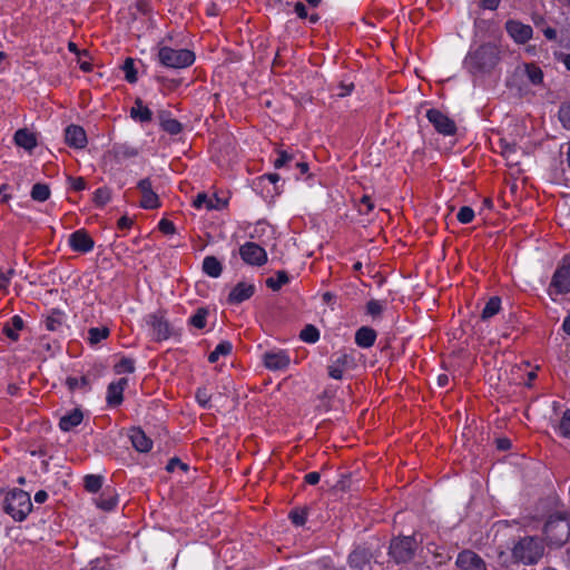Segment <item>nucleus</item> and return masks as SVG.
I'll return each instance as SVG.
<instances>
[{
  "label": "nucleus",
  "instance_id": "16",
  "mask_svg": "<svg viewBox=\"0 0 570 570\" xmlns=\"http://www.w3.org/2000/svg\"><path fill=\"white\" fill-rule=\"evenodd\" d=\"M255 293V286L249 283L239 282L228 294L227 303L237 305L249 299Z\"/></svg>",
  "mask_w": 570,
  "mask_h": 570
},
{
  "label": "nucleus",
  "instance_id": "14",
  "mask_svg": "<svg viewBox=\"0 0 570 570\" xmlns=\"http://www.w3.org/2000/svg\"><path fill=\"white\" fill-rule=\"evenodd\" d=\"M94 239L86 229H78L69 236V246L79 253H88L94 248Z\"/></svg>",
  "mask_w": 570,
  "mask_h": 570
},
{
  "label": "nucleus",
  "instance_id": "30",
  "mask_svg": "<svg viewBox=\"0 0 570 570\" xmlns=\"http://www.w3.org/2000/svg\"><path fill=\"white\" fill-rule=\"evenodd\" d=\"M45 323L48 331L60 330L63 323V313L59 309H52L51 313L47 316Z\"/></svg>",
  "mask_w": 570,
  "mask_h": 570
},
{
  "label": "nucleus",
  "instance_id": "9",
  "mask_svg": "<svg viewBox=\"0 0 570 570\" xmlns=\"http://www.w3.org/2000/svg\"><path fill=\"white\" fill-rule=\"evenodd\" d=\"M242 259L248 265L262 266L267 262L266 250L256 243L247 242L239 248Z\"/></svg>",
  "mask_w": 570,
  "mask_h": 570
},
{
  "label": "nucleus",
  "instance_id": "7",
  "mask_svg": "<svg viewBox=\"0 0 570 570\" xmlns=\"http://www.w3.org/2000/svg\"><path fill=\"white\" fill-rule=\"evenodd\" d=\"M146 322L153 331L155 341L161 342L168 340L171 336V326L166 320L165 313L163 311L147 315Z\"/></svg>",
  "mask_w": 570,
  "mask_h": 570
},
{
  "label": "nucleus",
  "instance_id": "56",
  "mask_svg": "<svg viewBox=\"0 0 570 570\" xmlns=\"http://www.w3.org/2000/svg\"><path fill=\"white\" fill-rule=\"evenodd\" d=\"M294 11L298 16V18H301V19L307 18V10L303 2H296L295 7H294Z\"/></svg>",
  "mask_w": 570,
  "mask_h": 570
},
{
  "label": "nucleus",
  "instance_id": "58",
  "mask_svg": "<svg viewBox=\"0 0 570 570\" xmlns=\"http://www.w3.org/2000/svg\"><path fill=\"white\" fill-rule=\"evenodd\" d=\"M305 482L311 484V485H315L320 482L321 480V475L318 472H309L305 475Z\"/></svg>",
  "mask_w": 570,
  "mask_h": 570
},
{
  "label": "nucleus",
  "instance_id": "13",
  "mask_svg": "<svg viewBox=\"0 0 570 570\" xmlns=\"http://www.w3.org/2000/svg\"><path fill=\"white\" fill-rule=\"evenodd\" d=\"M550 287L557 294H567L570 292V264H563L553 274Z\"/></svg>",
  "mask_w": 570,
  "mask_h": 570
},
{
  "label": "nucleus",
  "instance_id": "46",
  "mask_svg": "<svg viewBox=\"0 0 570 570\" xmlns=\"http://www.w3.org/2000/svg\"><path fill=\"white\" fill-rule=\"evenodd\" d=\"M210 399L212 394L208 392L207 387H199L196 391V400L203 407L209 405Z\"/></svg>",
  "mask_w": 570,
  "mask_h": 570
},
{
  "label": "nucleus",
  "instance_id": "44",
  "mask_svg": "<svg viewBox=\"0 0 570 570\" xmlns=\"http://www.w3.org/2000/svg\"><path fill=\"white\" fill-rule=\"evenodd\" d=\"M559 119L564 128L570 129V102L560 106Z\"/></svg>",
  "mask_w": 570,
  "mask_h": 570
},
{
  "label": "nucleus",
  "instance_id": "22",
  "mask_svg": "<svg viewBox=\"0 0 570 570\" xmlns=\"http://www.w3.org/2000/svg\"><path fill=\"white\" fill-rule=\"evenodd\" d=\"M13 139L17 146L28 151H31L37 146L36 136L26 128L17 130Z\"/></svg>",
  "mask_w": 570,
  "mask_h": 570
},
{
  "label": "nucleus",
  "instance_id": "40",
  "mask_svg": "<svg viewBox=\"0 0 570 570\" xmlns=\"http://www.w3.org/2000/svg\"><path fill=\"white\" fill-rule=\"evenodd\" d=\"M193 205L195 208L199 209L202 207H206L207 209H216L218 208L217 205L214 203L212 198H208V196L205 193H199L194 202Z\"/></svg>",
  "mask_w": 570,
  "mask_h": 570
},
{
  "label": "nucleus",
  "instance_id": "15",
  "mask_svg": "<svg viewBox=\"0 0 570 570\" xmlns=\"http://www.w3.org/2000/svg\"><path fill=\"white\" fill-rule=\"evenodd\" d=\"M291 358L285 351H271L264 354V365L272 371L285 370Z\"/></svg>",
  "mask_w": 570,
  "mask_h": 570
},
{
  "label": "nucleus",
  "instance_id": "38",
  "mask_svg": "<svg viewBox=\"0 0 570 570\" xmlns=\"http://www.w3.org/2000/svg\"><path fill=\"white\" fill-rule=\"evenodd\" d=\"M110 198H111L110 189L108 187H101V188H98L94 193L92 202L95 203L96 206L102 207L110 200Z\"/></svg>",
  "mask_w": 570,
  "mask_h": 570
},
{
  "label": "nucleus",
  "instance_id": "37",
  "mask_svg": "<svg viewBox=\"0 0 570 570\" xmlns=\"http://www.w3.org/2000/svg\"><path fill=\"white\" fill-rule=\"evenodd\" d=\"M303 342L315 343L320 338V331L314 325H306L299 334Z\"/></svg>",
  "mask_w": 570,
  "mask_h": 570
},
{
  "label": "nucleus",
  "instance_id": "42",
  "mask_svg": "<svg viewBox=\"0 0 570 570\" xmlns=\"http://www.w3.org/2000/svg\"><path fill=\"white\" fill-rule=\"evenodd\" d=\"M135 371V361L129 357H122L116 365L115 372L117 374L121 373H132Z\"/></svg>",
  "mask_w": 570,
  "mask_h": 570
},
{
  "label": "nucleus",
  "instance_id": "52",
  "mask_svg": "<svg viewBox=\"0 0 570 570\" xmlns=\"http://www.w3.org/2000/svg\"><path fill=\"white\" fill-rule=\"evenodd\" d=\"M344 368L340 366L336 362L328 366V375L335 380H341L343 377Z\"/></svg>",
  "mask_w": 570,
  "mask_h": 570
},
{
  "label": "nucleus",
  "instance_id": "24",
  "mask_svg": "<svg viewBox=\"0 0 570 570\" xmlns=\"http://www.w3.org/2000/svg\"><path fill=\"white\" fill-rule=\"evenodd\" d=\"M131 117L141 122H149L153 119L151 110L145 106L141 99H136L135 106L130 110Z\"/></svg>",
  "mask_w": 570,
  "mask_h": 570
},
{
  "label": "nucleus",
  "instance_id": "35",
  "mask_svg": "<svg viewBox=\"0 0 570 570\" xmlns=\"http://www.w3.org/2000/svg\"><path fill=\"white\" fill-rule=\"evenodd\" d=\"M66 384L70 391H76L78 389L88 391L90 389V381L86 375L80 377H68L66 380Z\"/></svg>",
  "mask_w": 570,
  "mask_h": 570
},
{
  "label": "nucleus",
  "instance_id": "6",
  "mask_svg": "<svg viewBox=\"0 0 570 570\" xmlns=\"http://www.w3.org/2000/svg\"><path fill=\"white\" fill-rule=\"evenodd\" d=\"M416 548L417 542L411 535L395 538L391 541L389 554L396 563H404L413 559Z\"/></svg>",
  "mask_w": 570,
  "mask_h": 570
},
{
  "label": "nucleus",
  "instance_id": "51",
  "mask_svg": "<svg viewBox=\"0 0 570 570\" xmlns=\"http://www.w3.org/2000/svg\"><path fill=\"white\" fill-rule=\"evenodd\" d=\"M71 188L76 191L86 189L87 183L83 177H69Z\"/></svg>",
  "mask_w": 570,
  "mask_h": 570
},
{
  "label": "nucleus",
  "instance_id": "48",
  "mask_svg": "<svg viewBox=\"0 0 570 570\" xmlns=\"http://www.w3.org/2000/svg\"><path fill=\"white\" fill-rule=\"evenodd\" d=\"M294 159V156L292 154H288L286 150H279L278 157L274 161L275 168H282L289 161Z\"/></svg>",
  "mask_w": 570,
  "mask_h": 570
},
{
  "label": "nucleus",
  "instance_id": "63",
  "mask_svg": "<svg viewBox=\"0 0 570 570\" xmlns=\"http://www.w3.org/2000/svg\"><path fill=\"white\" fill-rule=\"evenodd\" d=\"M560 428H570V409L563 413Z\"/></svg>",
  "mask_w": 570,
  "mask_h": 570
},
{
  "label": "nucleus",
  "instance_id": "28",
  "mask_svg": "<svg viewBox=\"0 0 570 570\" xmlns=\"http://www.w3.org/2000/svg\"><path fill=\"white\" fill-rule=\"evenodd\" d=\"M501 308V299L499 296H492L485 304L482 313H481V318L483 321H487L491 317H493L494 315H497L499 313Z\"/></svg>",
  "mask_w": 570,
  "mask_h": 570
},
{
  "label": "nucleus",
  "instance_id": "33",
  "mask_svg": "<svg viewBox=\"0 0 570 570\" xmlns=\"http://www.w3.org/2000/svg\"><path fill=\"white\" fill-rule=\"evenodd\" d=\"M276 277H268L266 286L273 291H278L281 287L289 282V277L285 271L276 272Z\"/></svg>",
  "mask_w": 570,
  "mask_h": 570
},
{
  "label": "nucleus",
  "instance_id": "27",
  "mask_svg": "<svg viewBox=\"0 0 570 570\" xmlns=\"http://www.w3.org/2000/svg\"><path fill=\"white\" fill-rule=\"evenodd\" d=\"M368 562L367 552L365 550H354L348 556V566L354 570H363Z\"/></svg>",
  "mask_w": 570,
  "mask_h": 570
},
{
  "label": "nucleus",
  "instance_id": "10",
  "mask_svg": "<svg viewBox=\"0 0 570 570\" xmlns=\"http://www.w3.org/2000/svg\"><path fill=\"white\" fill-rule=\"evenodd\" d=\"M137 188L141 193L140 207L144 209H156L160 207L158 195L153 190L150 178H144L138 181Z\"/></svg>",
  "mask_w": 570,
  "mask_h": 570
},
{
  "label": "nucleus",
  "instance_id": "57",
  "mask_svg": "<svg viewBox=\"0 0 570 570\" xmlns=\"http://www.w3.org/2000/svg\"><path fill=\"white\" fill-rule=\"evenodd\" d=\"M501 146H502V155L507 159H510L511 155L515 151V145H509V144L503 142V140H502Z\"/></svg>",
  "mask_w": 570,
  "mask_h": 570
},
{
  "label": "nucleus",
  "instance_id": "39",
  "mask_svg": "<svg viewBox=\"0 0 570 570\" xmlns=\"http://www.w3.org/2000/svg\"><path fill=\"white\" fill-rule=\"evenodd\" d=\"M525 72H527V77L531 81V83L539 85L542 82L543 72L538 66H535L533 63L527 65Z\"/></svg>",
  "mask_w": 570,
  "mask_h": 570
},
{
  "label": "nucleus",
  "instance_id": "3",
  "mask_svg": "<svg viewBox=\"0 0 570 570\" xmlns=\"http://www.w3.org/2000/svg\"><path fill=\"white\" fill-rule=\"evenodd\" d=\"M543 533L549 546L559 548L570 537V522L562 514L550 515L544 524Z\"/></svg>",
  "mask_w": 570,
  "mask_h": 570
},
{
  "label": "nucleus",
  "instance_id": "29",
  "mask_svg": "<svg viewBox=\"0 0 570 570\" xmlns=\"http://www.w3.org/2000/svg\"><path fill=\"white\" fill-rule=\"evenodd\" d=\"M208 314V308L199 307L196 309L195 314L189 317L188 324L196 327L197 330H203L206 327Z\"/></svg>",
  "mask_w": 570,
  "mask_h": 570
},
{
  "label": "nucleus",
  "instance_id": "19",
  "mask_svg": "<svg viewBox=\"0 0 570 570\" xmlns=\"http://www.w3.org/2000/svg\"><path fill=\"white\" fill-rule=\"evenodd\" d=\"M127 384L128 380L122 377L117 382H112L108 385L106 397L108 405L117 406L122 402V393Z\"/></svg>",
  "mask_w": 570,
  "mask_h": 570
},
{
  "label": "nucleus",
  "instance_id": "20",
  "mask_svg": "<svg viewBox=\"0 0 570 570\" xmlns=\"http://www.w3.org/2000/svg\"><path fill=\"white\" fill-rule=\"evenodd\" d=\"M376 332L368 326L360 327L355 333V343L363 348L372 347L376 341Z\"/></svg>",
  "mask_w": 570,
  "mask_h": 570
},
{
  "label": "nucleus",
  "instance_id": "31",
  "mask_svg": "<svg viewBox=\"0 0 570 570\" xmlns=\"http://www.w3.org/2000/svg\"><path fill=\"white\" fill-rule=\"evenodd\" d=\"M233 348V345L228 341L220 342L213 352L208 355V362L209 363H216L219 358V356H226L230 354Z\"/></svg>",
  "mask_w": 570,
  "mask_h": 570
},
{
  "label": "nucleus",
  "instance_id": "18",
  "mask_svg": "<svg viewBox=\"0 0 570 570\" xmlns=\"http://www.w3.org/2000/svg\"><path fill=\"white\" fill-rule=\"evenodd\" d=\"M127 438L136 451L147 453L151 450L153 441L146 435L144 430H127Z\"/></svg>",
  "mask_w": 570,
  "mask_h": 570
},
{
  "label": "nucleus",
  "instance_id": "64",
  "mask_svg": "<svg viewBox=\"0 0 570 570\" xmlns=\"http://www.w3.org/2000/svg\"><path fill=\"white\" fill-rule=\"evenodd\" d=\"M543 33H544V37L549 40H554L557 38V31L553 28H550V27L546 28L543 30Z\"/></svg>",
  "mask_w": 570,
  "mask_h": 570
},
{
  "label": "nucleus",
  "instance_id": "2",
  "mask_svg": "<svg viewBox=\"0 0 570 570\" xmlns=\"http://www.w3.org/2000/svg\"><path fill=\"white\" fill-rule=\"evenodd\" d=\"M544 546L537 537H524L512 548V557L523 564H535L543 557Z\"/></svg>",
  "mask_w": 570,
  "mask_h": 570
},
{
  "label": "nucleus",
  "instance_id": "60",
  "mask_svg": "<svg viewBox=\"0 0 570 570\" xmlns=\"http://www.w3.org/2000/svg\"><path fill=\"white\" fill-rule=\"evenodd\" d=\"M511 445H512L511 441L507 438H500L497 440V448L499 450H502V451L509 450L511 448Z\"/></svg>",
  "mask_w": 570,
  "mask_h": 570
},
{
  "label": "nucleus",
  "instance_id": "34",
  "mask_svg": "<svg viewBox=\"0 0 570 570\" xmlns=\"http://www.w3.org/2000/svg\"><path fill=\"white\" fill-rule=\"evenodd\" d=\"M50 197V188L46 184L37 183L32 186L31 198L36 202H46Z\"/></svg>",
  "mask_w": 570,
  "mask_h": 570
},
{
  "label": "nucleus",
  "instance_id": "43",
  "mask_svg": "<svg viewBox=\"0 0 570 570\" xmlns=\"http://www.w3.org/2000/svg\"><path fill=\"white\" fill-rule=\"evenodd\" d=\"M456 218L461 224H469L474 218V210L469 206H463L459 209Z\"/></svg>",
  "mask_w": 570,
  "mask_h": 570
},
{
  "label": "nucleus",
  "instance_id": "17",
  "mask_svg": "<svg viewBox=\"0 0 570 570\" xmlns=\"http://www.w3.org/2000/svg\"><path fill=\"white\" fill-rule=\"evenodd\" d=\"M65 139L68 146L82 149L87 145V135L82 127L69 125L65 129Z\"/></svg>",
  "mask_w": 570,
  "mask_h": 570
},
{
  "label": "nucleus",
  "instance_id": "21",
  "mask_svg": "<svg viewBox=\"0 0 570 570\" xmlns=\"http://www.w3.org/2000/svg\"><path fill=\"white\" fill-rule=\"evenodd\" d=\"M169 116V112L165 110L158 112L160 127L169 135H178L183 130V125L177 119L170 118Z\"/></svg>",
  "mask_w": 570,
  "mask_h": 570
},
{
  "label": "nucleus",
  "instance_id": "62",
  "mask_svg": "<svg viewBox=\"0 0 570 570\" xmlns=\"http://www.w3.org/2000/svg\"><path fill=\"white\" fill-rule=\"evenodd\" d=\"M47 499H48V493L43 490H39L35 494V501L37 503H43V502H46Z\"/></svg>",
  "mask_w": 570,
  "mask_h": 570
},
{
  "label": "nucleus",
  "instance_id": "45",
  "mask_svg": "<svg viewBox=\"0 0 570 570\" xmlns=\"http://www.w3.org/2000/svg\"><path fill=\"white\" fill-rule=\"evenodd\" d=\"M366 312L373 317L380 316L383 312V305L380 301L371 299L366 303Z\"/></svg>",
  "mask_w": 570,
  "mask_h": 570
},
{
  "label": "nucleus",
  "instance_id": "8",
  "mask_svg": "<svg viewBox=\"0 0 570 570\" xmlns=\"http://www.w3.org/2000/svg\"><path fill=\"white\" fill-rule=\"evenodd\" d=\"M426 118L432 124L434 129L444 136H451L456 132V125L449 116L441 110L431 108L426 111Z\"/></svg>",
  "mask_w": 570,
  "mask_h": 570
},
{
  "label": "nucleus",
  "instance_id": "55",
  "mask_svg": "<svg viewBox=\"0 0 570 570\" xmlns=\"http://www.w3.org/2000/svg\"><path fill=\"white\" fill-rule=\"evenodd\" d=\"M134 224V220L128 216H121L118 219L117 226L119 229H129Z\"/></svg>",
  "mask_w": 570,
  "mask_h": 570
},
{
  "label": "nucleus",
  "instance_id": "32",
  "mask_svg": "<svg viewBox=\"0 0 570 570\" xmlns=\"http://www.w3.org/2000/svg\"><path fill=\"white\" fill-rule=\"evenodd\" d=\"M110 334L108 327H91L88 331V341L91 345H96L100 343L102 340H106Z\"/></svg>",
  "mask_w": 570,
  "mask_h": 570
},
{
  "label": "nucleus",
  "instance_id": "23",
  "mask_svg": "<svg viewBox=\"0 0 570 570\" xmlns=\"http://www.w3.org/2000/svg\"><path fill=\"white\" fill-rule=\"evenodd\" d=\"M83 420V413L80 409H73L60 417L59 428H75Z\"/></svg>",
  "mask_w": 570,
  "mask_h": 570
},
{
  "label": "nucleus",
  "instance_id": "61",
  "mask_svg": "<svg viewBox=\"0 0 570 570\" xmlns=\"http://www.w3.org/2000/svg\"><path fill=\"white\" fill-rule=\"evenodd\" d=\"M361 204L364 205L366 207V212L365 214H368L371 210H373L374 208V203L372 200V198L367 195H364L362 198H361Z\"/></svg>",
  "mask_w": 570,
  "mask_h": 570
},
{
  "label": "nucleus",
  "instance_id": "41",
  "mask_svg": "<svg viewBox=\"0 0 570 570\" xmlns=\"http://www.w3.org/2000/svg\"><path fill=\"white\" fill-rule=\"evenodd\" d=\"M122 70L125 72V79L129 83H135L137 81V71L135 69L134 60L131 58H127L125 60Z\"/></svg>",
  "mask_w": 570,
  "mask_h": 570
},
{
  "label": "nucleus",
  "instance_id": "4",
  "mask_svg": "<svg viewBox=\"0 0 570 570\" xmlns=\"http://www.w3.org/2000/svg\"><path fill=\"white\" fill-rule=\"evenodd\" d=\"M32 510L30 494L23 490L10 491L4 500V511L16 521H23Z\"/></svg>",
  "mask_w": 570,
  "mask_h": 570
},
{
  "label": "nucleus",
  "instance_id": "59",
  "mask_svg": "<svg viewBox=\"0 0 570 570\" xmlns=\"http://www.w3.org/2000/svg\"><path fill=\"white\" fill-rule=\"evenodd\" d=\"M180 464H181V460H180V459H178V458H171V459L168 461L167 465H166V470H167V472H170V473H171V472H174L176 469H179Z\"/></svg>",
  "mask_w": 570,
  "mask_h": 570
},
{
  "label": "nucleus",
  "instance_id": "36",
  "mask_svg": "<svg viewBox=\"0 0 570 570\" xmlns=\"http://www.w3.org/2000/svg\"><path fill=\"white\" fill-rule=\"evenodd\" d=\"M102 476L96 474H88L85 476V489L91 493L98 492L102 487Z\"/></svg>",
  "mask_w": 570,
  "mask_h": 570
},
{
  "label": "nucleus",
  "instance_id": "26",
  "mask_svg": "<svg viewBox=\"0 0 570 570\" xmlns=\"http://www.w3.org/2000/svg\"><path fill=\"white\" fill-rule=\"evenodd\" d=\"M23 321L19 315H14L11 322L6 324L2 328L3 334L12 341H18V331L22 330Z\"/></svg>",
  "mask_w": 570,
  "mask_h": 570
},
{
  "label": "nucleus",
  "instance_id": "25",
  "mask_svg": "<svg viewBox=\"0 0 570 570\" xmlns=\"http://www.w3.org/2000/svg\"><path fill=\"white\" fill-rule=\"evenodd\" d=\"M203 271L210 277H218L223 272L220 262L215 256H206L203 262Z\"/></svg>",
  "mask_w": 570,
  "mask_h": 570
},
{
  "label": "nucleus",
  "instance_id": "11",
  "mask_svg": "<svg viewBox=\"0 0 570 570\" xmlns=\"http://www.w3.org/2000/svg\"><path fill=\"white\" fill-rule=\"evenodd\" d=\"M455 564L461 570H487L483 559L471 550L460 552Z\"/></svg>",
  "mask_w": 570,
  "mask_h": 570
},
{
  "label": "nucleus",
  "instance_id": "53",
  "mask_svg": "<svg viewBox=\"0 0 570 570\" xmlns=\"http://www.w3.org/2000/svg\"><path fill=\"white\" fill-rule=\"evenodd\" d=\"M13 273H14L13 269H9L7 274L3 273L2 271H0V289H7V287L10 284V278L13 275Z\"/></svg>",
  "mask_w": 570,
  "mask_h": 570
},
{
  "label": "nucleus",
  "instance_id": "5",
  "mask_svg": "<svg viewBox=\"0 0 570 570\" xmlns=\"http://www.w3.org/2000/svg\"><path fill=\"white\" fill-rule=\"evenodd\" d=\"M160 63L168 68H186L195 61V53L188 49L161 47L158 51Z\"/></svg>",
  "mask_w": 570,
  "mask_h": 570
},
{
  "label": "nucleus",
  "instance_id": "12",
  "mask_svg": "<svg viewBox=\"0 0 570 570\" xmlns=\"http://www.w3.org/2000/svg\"><path fill=\"white\" fill-rule=\"evenodd\" d=\"M509 36L518 43H525L532 37V27L517 20H509L505 23Z\"/></svg>",
  "mask_w": 570,
  "mask_h": 570
},
{
  "label": "nucleus",
  "instance_id": "54",
  "mask_svg": "<svg viewBox=\"0 0 570 570\" xmlns=\"http://www.w3.org/2000/svg\"><path fill=\"white\" fill-rule=\"evenodd\" d=\"M115 154L118 158H129L137 155V151L131 148H117Z\"/></svg>",
  "mask_w": 570,
  "mask_h": 570
},
{
  "label": "nucleus",
  "instance_id": "47",
  "mask_svg": "<svg viewBox=\"0 0 570 570\" xmlns=\"http://www.w3.org/2000/svg\"><path fill=\"white\" fill-rule=\"evenodd\" d=\"M289 518L295 525L301 527L307 520V512L305 510H294L289 513Z\"/></svg>",
  "mask_w": 570,
  "mask_h": 570
},
{
  "label": "nucleus",
  "instance_id": "49",
  "mask_svg": "<svg viewBox=\"0 0 570 570\" xmlns=\"http://www.w3.org/2000/svg\"><path fill=\"white\" fill-rule=\"evenodd\" d=\"M97 505L105 511H109L117 505V499L115 497L105 498L102 495L97 500Z\"/></svg>",
  "mask_w": 570,
  "mask_h": 570
},
{
  "label": "nucleus",
  "instance_id": "1",
  "mask_svg": "<svg viewBox=\"0 0 570 570\" xmlns=\"http://www.w3.org/2000/svg\"><path fill=\"white\" fill-rule=\"evenodd\" d=\"M500 61V50L495 43H483L471 50L464 59L465 69L476 76L491 72Z\"/></svg>",
  "mask_w": 570,
  "mask_h": 570
},
{
  "label": "nucleus",
  "instance_id": "50",
  "mask_svg": "<svg viewBox=\"0 0 570 570\" xmlns=\"http://www.w3.org/2000/svg\"><path fill=\"white\" fill-rule=\"evenodd\" d=\"M158 228L161 233H164L166 235H171V234H175V232H176V227H175L174 223L166 218H163L159 222Z\"/></svg>",
  "mask_w": 570,
  "mask_h": 570
}]
</instances>
